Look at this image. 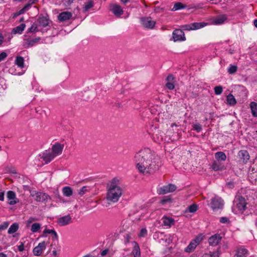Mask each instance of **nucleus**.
<instances>
[{
	"mask_svg": "<svg viewBox=\"0 0 257 257\" xmlns=\"http://www.w3.org/2000/svg\"><path fill=\"white\" fill-rule=\"evenodd\" d=\"M158 161L157 156L148 148L141 150L135 156L139 172L145 175L153 174L159 169Z\"/></svg>",
	"mask_w": 257,
	"mask_h": 257,
	"instance_id": "f257e3e1",
	"label": "nucleus"
},
{
	"mask_svg": "<svg viewBox=\"0 0 257 257\" xmlns=\"http://www.w3.org/2000/svg\"><path fill=\"white\" fill-rule=\"evenodd\" d=\"M122 193L123 190L120 186L118 179L113 178L108 185L106 199L111 203L117 202Z\"/></svg>",
	"mask_w": 257,
	"mask_h": 257,
	"instance_id": "f03ea898",
	"label": "nucleus"
},
{
	"mask_svg": "<svg viewBox=\"0 0 257 257\" xmlns=\"http://www.w3.org/2000/svg\"><path fill=\"white\" fill-rule=\"evenodd\" d=\"M50 20L46 16H40L37 21L28 29L29 32H46L50 29Z\"/></svg>",
	"mask_w": 257,
	"mask_h": 257,
	"instance_id": "7ed1b4c3",
	"label": "nucleus"
},
{
	"mask_svg": "<svg viewBox=\"0 0 257 257\" xmlns=\"http://www.w3.org/2000/svg\"><path fill=\"white\" fill-rule=\"evenodd\" d=\"M246 202L245 199L242 196H239L234 201L232 209L237 213V211L243 212L246 209Z\"/></svg>",
	"mask_w": 257,
	"mask_h": 257,
	"instance_id": "20e7f679",
	"label": "nucleus"
},
{
	"mask_svg": "<svg viewBox=\"0 0 257 257\" xmlns=\"http://www.w3.org/2000/svg\"><path fill=\"white\" fill-rule=\"evenodd\" d=\"M202 240V238L200 236H197L190 242L189 245L185 248L184 251L188 253L192 252Z\"/></svg>",
	"mask_w": 257,
	"mask_h": 257,
	"instance_id": "39448f33",
	"label": "nucleus"
},
{
	"mask_svg": "<svg viewBox=\"0 0 257 257\" xmlns=\"http://www.w3.org/2000/svg\"><path fill=\"white\" fill-rule=\"evenodd\" d=\"M31 196L39 202H46L48 200L51 199L50 196L48 194L40 192L33 191L31 193Z\"/></svg>",
	"mask_w": 257,
	"mask_h": 257,
	"instance_id": "423d86ee",
	"label": "nucleus"
},
{
	"mask_svg": "<svg viewBox=\"0 0 257 257\" xmlns=\"http://www.w3.org/2000/svg\"><path fill=\"white\" fill-rule=\"evenodd\" d=\"M176 126V125L175 124H172L170 128H169L166 132V138L164 139V140L166 141L167 139V138H168V140H170L171 141H175L178 139V134L177 132H176L174 131L173 129V126Z\"/></svg>",
	"mask_w": 257,
	"mask_h": 257,
	"instance_id": "0eeeda50",
	"label": "nucleus"
},
{
	"mask_svg": "<svg viewBox=\"0 0 257 257\" xmlns=\"http://www.w3.org/2000/svg\"><path fill=\"white\" fill-rule=\"evenodd\" d=\"M141 23L143 27L148 29H153L156 24V21L149 17L141 18Z\"/></svg>",
	"mask_w": 257,
	"mask_h": 257,
	"instance_id": "6e6552de",
	"label": "nucleus"
},
{
	"mask_svg": "<svg viewBox=\"0 0 257 257\" xmlns=\"http://www.w3.org/2000/svg\"><path fill=\"white\" fill-rule=\"evenodd\" d=\"M223 205V200L218 197H215L211 199L210 207L212 209H218L222 207Z\"/></svg>",
	"mask_w": 257,
	"mask_h": 257,
	"instance_id": "1a4fd4ad",
	"label": "nucleus"
},
{
	"mask_svg": "<svg viewBox=\"0 0 257 257\" xmlns=\"http://www.w3.org/2000/svg\"><path fill=\"white\" fill-rule=\"evenodd\" d=\"M173 39L174 42L185 41L186 38L183 30L180 29L174 30L173 32Z\"/></svg>",
	"mask_w": 257,
	"mask_h": 257,
	"instance_id": "9d476101",
	"label": "nucleus"
},
{
	"mask_svg": "<svg viewBox=\"0 0 257 257\" xmlns=\"http://www.w3.org/2000/svg\"><path fill=\"white\" fill-rule=\"evenodd\" d=\"M239 162L242 164H246L250 157L248 153L246 150H241L238 153Z\"/></svg>",
	"mask_w": 257,
	"mask_h": 257,
	"instance_id": "9b49d317",
	"label": "nucleus"
},
{
	"mask_svg": "<svg viewBox=\"0 0 257 257\" xmlns=\"http://www.w3.org/2000/svg\"><path fill=\"white\" fill-rule=\"evenodd\" d=\"M64 144L59 143H55L52 147V152L54 153L55 157L61 155L64 149Z\"/></svg>",
	"mask_w": 257,
	"mask_h": 257,
	"instance_id": "f8f14e48",
	"label": "nucleus"
},
{
	"mask_svg": "<svg viewBox=\"0 0 257 257\" xmlns=\"http://www.w3.org/2000/svg\"><path fill=\"white\" fill-rule=\"evenodd\" d=\"M47 243L45 241H42L38 244L33 250V253L35 255L39 256L42 253V251L46 248Z\"/></svg>",
	"mask_w": 257,
	"mask_h": 257,
	"instance_id": "ddd939ff",
	"label": "nucleus"
},
{
	"mask_svg": "<svg viewBox=\"0 0 257 257\" xmlns=\"http://www.w3.org/2000/svg\"><path fill=\"white\" fill-rule=\"evenodd\" d=\"M7 197L9 200V204L15 205L19 202V199L17 198L15 192L13 191H9L7 193Z\"/></svg>",
	"mask_w": 257,
	"mask_h": 257,
	"instance_id": "4468645a",
	"label": "nucleus"
},
{
	"mask_svg": "<svg viewBox=\"0 0 257 257\" xmlns=\"http://www.w3.org/2000/svg\"><path fill=\"white\" fill-rule=\"evenodd\" d=\"M72 222V218L69 215L61 217L57 220V223L60 226L67 225Z\"/></svg>",
	"mask_w": 257,
	"mask_h": 257,
	"instance_id": "2eb2a0df",
	"label": "nucleus"
},
{
	"mask_svg": "<svg viewBox=\"0 0 257 257\" xmlns=\"http://www.w3.org/2000/svg\"><path fill=\"white\" fill-rule=\"evenodd\" d=\"M110 10L112 13L116 17H119L123 13V11L121 6L116 4H114L111 5Z\"/></svg>",
	"mask_w": 257,
	"mask_h": 257,
	"instance_id": "dca6fc26",
	"label": "nucleus"
},
{
	"mask_svg": "<svg viewBox=\"0 0 257 257\" xmlns=\"http://www.w3.org/2000/svg\"><path fill=\"white\" fill-rule=\"evenodd\" d=\"M56 157L52 152H50L46 151L42 154L41 158L45 162L46 164L50 163Z\"/></svg>",
	"mask_w": 257,
	"mask_h": 257,
	"instance_id": "f3484780",
	"label": "nucleus"
},
{
	"mask_svg": "<svg viewBox=\"0 0 257 257\" xmlns=\"http://www.w3.org/2000/svg\"><path fill=\"white\" fill-rule=\"evenodd\" d=\"M222 237L219 234H215L209 238L208 242L210 245L216 246L220 241Z\"/></svg>",
	"mask_w": 257,
	"mask_h": 257,
	"instance_id": "a211bd4d",
	"label": "nucleus"
},
{
	"mask_svg": "<svg viewBox=\"0 0 257 257\" xmlns=\"http://www.w3.org/2000/svg\"><path fill=\"white\" fill-rule=\"evenodd\" d=\"M72 16L71 13L69 12H63L58 16V19L60 22H65L70 20Z\"/></svg>",
	"mask_w": 257,
	"mask_h": 257,
	"instance_id": "6ab92c4d",
	"label": "nucleus"
},
{
	"mask_svg": "<svg viewBox=\"0 0 257 257\" xmlns=\"http://www.w3.org/2000/svg\"><path fill=\"white\" fill-rule=\"evenodd\" d=\"M227 16L226 15H221L216 17L212 21V23L214 25H218L223 24L227 20Z\"/></svg>",
	"mask_w": 257,
	"mask_h": 257,
	"instance_id": "aec40b11",
	"label": "nucleus"
},
{
	"mask_svg": "<svg viewBox=\"0 0 257 257\" xmlns=\"http://www.w3.org/2000/svg\"><path fill=\"white\" fill-rule=\"evenodd\" d=\"M131 243L133 247L132 253L134 257H141L140 248L138 243L135 241H132Z\"/></svg>",
	"mask_w": 257,
	"mask_h": 257,
	"instance_id": "412c9836",
	"label": "nucleus"
},
{
	"mask_svg": "<svg viewBox=\"0 0 257 257\" xmlns=\"http://www.w3.org/2000/svg\"><path fill=\"white\" fill-rule=\"evenodd\" d=\"M162 220L164 225L169 227L173 225L175 223L174 219L172 217L165 216L162 218Z\"/></svg>",
	"mask_w": 257,
	"mask_h": 257,
	"instance_id": "4be33fe9",
	"label": "nucleus"
},
{
	"mask_svg": "<svg viewBox=\"0 0 257 257\" xmlns=\"http://www.w3.org/2000/svg\"><path fill=\"white\" fill-rule=\"evenodd\" d=\"M211 168L215 171H222L225 169L224 166L220 163L219 161H214L211 165Z\"/></svg>",
	"mask_w": 257,
	"mask_h": 257,
	"instance_id": "5701e85b",
	"label": "nucleus"
},
{
	"mask_svg": "<svg viewBox=\"0 0 257 257\" xmlns=\"http://www.w3.org/2000/svg\"><path fill=\"white\" fill-rule=\"evenodd\" d=\"M47 233L52 234L53 236L52 237L53 239H56L57 240L58 239V236L57 235V233L54 229H45L43 231V236L45 237L46 236Z\"/></svg>",
	"mask_w": 257,
	"mask_h": 257,
	"instance_id": "b1692460",
	"label": "nucleus"
},
{
	"mask_svg": "<svg viewBox=\"0 0 257 257\" xmlns=\"http://www.w3.org/2000/svg\"><path fill=\"white\" fill-rule=\"evenodd\" d=\"M25 27H26L25 24H21L19 26H17L16 27L14 28L12 31V33L13 34H22L23 31L24 30Z\"/></svg>",
	"mask_w": 257,
	"mask_h": 257,
	"instance_id": "393cba45",
	"label": "nucleus"
},
{
	"mask_svg": "<svg viewBox=\"0 0 257 257\" xmlns=\"http://www.w3.org/2000/svg\"><path fill=\"white\" fill-rule=\"evenodd\" d=\"M15 64L21 68H24V58L21 56L17 57L15 59Z\"/></svg>",
	"mask_w": 257,
	"mask_h": 257,
	"instance_id": "a878e982",
	"label": "nucleus"
},
{
	"mask_svg": "<svg viewBox=\"0 0 257 257\" xmlns=\"http://www.w3.org/2000/svg\"><path fill=\"white\" fill-rule=\"evenodd\" d=\"M247 250L245 248H238L236 251V257H246Z\"/></svg>",
	"mask_w": 257,
	"mask_h": 257,
	"instance_id": "bb28decb",
	"label": "nucleus"
},
{
	"mask_svg": "<svg viewBox=\"0 0 257 257\" xmlns=\"http://www.w3.org/2000/svg\"><path fill=\"white\" fill-rule=\"evenodd\" d=\"M226 102L230 105H233L236 104V99L232 94L230 93L227 96Z\"/></svg>",
	"mask_w": 257,
	"mask_h": 257,
	"instance_id": "cd10ccee",
	"label": "nucleus"
},
{
	"mask_svg": "<svg viewBox=\"0 0 257 257\" xmlns=\"http://www.w3.org/2000/svg\"><path fill=\"white\" fill-rule=\"evenodd\" d=\"M154 136V138L155 139L156 138V142H159L163 140V136L161 134V132H159V130L157 129H155L154 132L153 134Z\"/></svg>",
	"mask_w": 257,
	"mask_h": 257,
	"instance_id": "c85d7f7f",
	"label": "nucleus"
},
{
	"mask_svg": "<svg viewBox=\"0 0 257 257\" xmlns=\"http://www.w3.org/2000/svg\"><path fill=\"white\" fill-rule=\"evenodd\" d=\"M206 25V23H191V26L192 27V30H198L200 28H202Z\"/></svg>",
	"mask_w": 257,
	"mask_h": 257,
	"instance_id": "c756f323",
	"label": "nucleus"
},
{
	"mask_svg": "<svg viewBox=\"0 0 257 257\" xmlns=\"http://www.w3.org/2000/svg\"><path fill=\"white\" fill-rule=\"evenodd\" d=\"M215 158L218 160L219 161H225L226 159V156L225 153L222 152H218L215 153Z\"/></svg>",
	"mask_w": 257,
	"mask_h": 257,
	"instance_id": "7c9ffc66",
	"label": "nucleus"
},
{
	"mask_svg": "<svg viewBox=\"0 0 257 257\" xmlns=\"http://www.w3.org/2000/svg\"><path fill=\"white\" fill-rule=\"evenodd\" d=\"M19 229V224L17 223H13L9 228L8 230L9 234H13L16 232Z\"/></svg>",
	"mask_w": 257,
	"mask_h": 257,
	"instance_id": "2f4dec72",
	"label": "nucleus"
},
{
	"mask_svg": "<svg viewBox=\"0 0 257 257\" xmlns=\"http://www.w3.org/2000/svg\"><path fill=\"white\" fill-rule=\"evenodd\" d=\"M40 40V38L39 37L35 38V39H33L28 40V41H27L28 47H32V46L36 45L37 44H38L39 43Z\"/></svg>",
	"mask_w": 257,
	"mask_h": 257,
	"instance_id": "473e14b6",
	"label": "nucleus"
},
{
	"mask_svg": "<svg viewBox=\"0 0 257 257\" xmlns=\"http://www.w3.org/2000/svg\"><path fill=\"white\" fill-rule=\"evenodd\" d=\"M63 194L65 196H70L72 194V190L69 187H65L62 190Z\"/></svg>",
	"mask_w": 257,
	"mask_h": 257,
	"instance_id": "72a5a7b5",
	"label": "nucleus"
},
{
	"mask_svg": "<svg viewBox=\"0 0 257 257\" xmlns=\"http://www.w3.org/2000/svg\"><path fill=\"white\" fill-rule=\"evenodd\" d=\"M93 2L92 1H88L84 4L83 10L84 12H87L93 7Z\"/></svg>",
	"mask_w": 257,
	"mask_h": 257,
	"instance_id": "f704fd0d",
	"label": "nucleus"
},
{
	"mask_svg": "<svg viewBox=\"0 0 257 257\" xmlns=\"http://www.w3.org/2000/svg\"><path fill=\"white\" fill-rule=\"evenodd\" d=\"M185 6L181 3H176L174 4L173 8L172 9V11H176L178 10L183 9Z\"/></svg>",
	"mask_w": 257,
	"mask_h": 257,
	"instance_id": "c9c22d12",
	"label": "nucleus"
},
{
	"mask_svg": "<svg viewBox=\"0 0 257 257\" xmlns=\"http://www.w3.org/2000/svg\"><path fill=\"white\" fill-rule=\"evenodd\" d=\"M40 228H41V224L39 223H35L32 225L31 231L33 232H36Z\"/></svg>",
	"mask_w": 257,
	"mask_h": 257,
	"instance_id": "e433bc0d",
	"label": "nucleus"
},
{
	"mask_svg": "<svg viewBox=\"0 0 257 257\" xmlns=\"http://www.w3.org/2000/svg\"><path fill=\"white\" fill-rule=\"evenodd\" d=\"M198 209V206L196 204H193L187 208V210L189 212L194 213L196 212Z\"/></svg>",
	"mask_w": 257,
	"mask_h": 257,
	"instance_id": "4c0bfd02",
	"label": "nucleus"
},
{
	"mask_svg": "<svg viewBox=\"0 0 257 257\" xmlns=\"http://www.w3.org/2000/svg\"><path fill=\"white\" fill-rule=\"evenodd\" d=\"M168 185L164 186L161 187L158 190L159 194H165L169 193Z\"/></svg>",
	"mask_w": 257,
	"mask_h": 257,
	"instance_id": "58836bf2",
	"label": "nucleus"
},
{
	"mask_svg": "<svg viewBox=\"0 0 257 257\" xmlns=\"http://www.w3.org/2000/svg\"><path fill=\"white\" fill-rule=\"evenodd\" d=\"M249 106L251 112H257V103L253 101L251 102Z\"/></svg>",
	"mask_w": 257,
	"mask_h": 257,
	"instance_id": "ea45409f",
	"label": "nucleus"
},
{
	"mask_svg": "<svg viewBox=\"0 0 257 257\" xmlns=\"http://www.w3.org/2000/svg\"><path fill=\"white\" fill-rule=\"evenodd\" d=\"M223 91V88L221 86H217L214 87V92L216 95H220Z\"/></svg>",
	"mask_w": 257,
	"mask_h": 257,
	"instance_id": "a19ab883",
	"label": "nucleus"
},
{
	"mask_svg": "<svg viewBox=\"0 0 257 257\" xmlns=\"http://www.w3.org/2000/svg\"><path fill=\"white\" fill-rule=\"evenodd\" d=\"M132 238L130 233H127L124 235V242L125 244H127L130 242V240Z\"/></svg>",
	"mask_w": 257,
	"mask_h": 257,
	"instance_id": "79ce46f5",
	"label": "nucleus"
},
{
	"mask_svg": "<svg viewBox=\"0 0 257 257\" xmlns=\"http://www.w3.org/2000/svg\"><path fill=\"white\" fill-rule=\"evenodd\" d=\"M237 71V66L235 65H230L228 69V72L229 74H233Z\"/></svg>",
	"mask_w": 257,
	"mask_h": 257,
	"instance_id": "37998d69",
	"label": "nucleus"
},
{
	"mask_svg": "<svg viewBox=\"0 0 257 257\" xmlns=\"http://www.w3.org/2000/svg\"><path fill=\"white\" fill-rule=\"evenodd\" d=\"M147 235V229L146 228H142L138 236L140 237H144L146 236Z\"/></svg>",
	"mask_w": 257,
	"mask_h": 257,
	"instance_id": "c03bdc74",
	"label": "nucleus"
},
{
	"mask_svg": "<svg viewBox=\"0 0 257 257\" xmlns=\"http://www.w3.org/2000/svg\"><path fill=\"white\" fill-rule=\"evenodd\" d=\"M88 188L87 187H86V186H84L83 187H82L79 191L78 192V193L80 195H84L86 192H88Z\"/></svg>",
	"mask_w": 257,
	"mask_h": 257,
	"instance_id": "a18cd8bd",
	"label": "nucleus"
},
{
	"mask_svg": "<svg viewBox=\"0 0 257 257\" xmlns=\"http://www.w3.org/2000/svg\"><path fill=\"white\" fill-rule=\"evenodd\" d=\"M29 5H25L23 8L19 10L18 12L19 15H22L24 14L26 11L29 10L30 9L29 8Z\"/></svg>",
	"mask_w": 257,
	"mask_h": 257,
	"instance_id": "49530a36",
	"label": "nucleus"
},
{
	"mask_svg": "<svg viewBox=\"0 0 257 257\" xmlns=\"http://www.w3.org/2000/svg\"><path fill=\"white\" fill-rule=\"evenodd\" d=\"M193 129L195 131H196L197 132H200L202 130V126L201 125H200L199 123H196L194 124L193 125Z\"/></svg>",
	"mask_w": 257,
	"mask_h": 257,
	"instance_id": "de8ad7c7",
	"label": "nucleus"
},
{
	"mask_svg": "<svg viewBox=\"0 0 257 257\" xmlns=\"http://www.w3.org/2000/svg\"><path fill=\"white\" fill-rule=\"evenodd\" d=\"M174 82H167L166 84V86L170 90H172L174 88Z\"/></svg>",
	"mask_w": 257,
	"mask_h": 257,
	"instance_id": "09e8293b",
	"label": "nucleus"
},
{
	"mask_svg": "<svg viewBox=\"0 0 257 257\" xmlns=\"http://www.w3.org/2000/svg\"><path fill=\"white\" fill-rule=\"evenodd\" d=\"M182 28L183 30H186V31L193 30L192 27L191 26V24H188V25H183L182 26Z\"/></svg>",
	"mask_w": 257,
	"mask_h": 257,
	"instance_id": "8fccbe9b",
	"label": "nucleus"
},
{
	"mask_svg": "<svg viewBox=\"0 0 257 257\" xmlns=\"http://www.w3.org/2000/svg\"><path fill=\"white\" fill-rule=\"evenodd\" d=\"M9 225V223L8 222H4L3 224L0 225V230L6 229L8 227Z\"/></svg>",
	"mask_w": 257,
	"mask_h": 257,
	"instance_id": "3c124183",
	"label": "nucleus"
},
{
	"mask_svg": "<svg viewBox=\"0 0 257 257\" xmlns=\"http://www.w3.org/2000/svg\"><path fill=\"white\" fill-rule=\"evenodd\" d=\"M168 188L169 192H173L176 189V186L173 184H169V185H168Z\"/></svg>",
	"mask_w": 257,
	"mask_h": 257,
	"instance_id": "603ef678",
	"label": "nucleus"
},
{
	"mask_svg": "<svg viewBox=\"0 0 257 257\" xmlns=\"http://www.w3.org/2000/svg\"><path fill=\"white\" fill-rule=\"evenodd\" d=\"M7 57V54L5 52H3L0 54V62L4 60L6 57Z\"/></svg>",
	"mask_w": 257,
	"mask_h": 257,
	"instance_id": "864d4df0",
	"label": "nucleus"
},
{
	"mask_svg": "<svg viewBox=\"0 0 257 257\" xmlns=\"http://www.w3.org/2000/svg\"><path fill=\"white\" fill-rule=\"evenodd\" d=\"M174 76H173V75L172 74H169L167 78H166V81L167 82H174Z\"/></svg>",
	"mask_w": 257,
	"mask_h": 257,
	"instance_id": "5fc2aeb1",
	"label": "nucleus"
},
{
	"mask_svg": "<svg viewBox=\"0 0 257 257\" xmlns=\"http://www.w3.org/2000/svg\"><path fill=\"white\" fill-rule=\"evenodd\" d=\"M171 201V199L168 197H164L163 199L161 200V203L162 204H164L167 202H169Z\"/></svg>",
	"mask_w": 257,
	"mask_h": 257,
	"instance_id": "6e6d98bb",
	"label": "nucleus"
},
{
	"mask_svg": "<svg viewBox=\"0 0 257 257\" xmlns=\"http://www.w3.org/2000/svg\"><path fill=\"white\" fill-rule=\"evenodd\" d=\"M38 0H29L28 4H27L26 5H29V8L30 9L31 7V6L32 4H36Z\"/></svg>",
	"mask_w": 257,
	"mask_h": 257,
	"instance_id": "4d7b16f0",
	"label": "nucleus"
},
{
	"mask_svg": "<svg viewBox=\"0 0 257 257\" xmlns=\"http://www.w3.org/2000/svg\"><path fill=\"white\" fill-rule=\"evenodd\" d=\"M19 251H23L24 250V244L23 242H21V244L18 246Z\"/></svg>",
	"mask_w": 257,
	"mask_h": 257,
	"instance_id": "13d9d810",
	"label": "nucleus"
},
{
	"mask_svg": "<svg viewBox=\"0 0 257 257\" xmlns=\"http://www.w3.org/2000/svg\"><path fill=\"white\" fill-rule=\"evenodd\" d=\"M220 221L221 223H227V222H228L229 220H228V219L227 217H221L220 218Z\"/></svg>",
	"mask_w": 257,
	"mask_h": 257,
	"instance_id": "bf43d9fd",
	"label": "nucleus"
},
{
	"mask_svg": "<svg viewBox=\"0 0 257 257\" xmlns=\"http://www.w3.org/2000/svg\"><path fill=\"white\" fill-rule=\"evenodd\" d=\"M36 220V219L33 217H30L27 221V226L30 224L32 222Z\"/></svg>",
	"mask_w": 257,
	"mask_h": 257,
	"instance_id": "052dcab7",
	"label": "nucleus"
},
{
	"mask_svg": "<svg viewBox=\"0 0 257 257\" xmlns=\"http://www.w3.org/2000/svg\"><path fill=\"white\" fill-rule=\"evenodd\" d=\"M4 196L5 193L4 192H0V200L1 201H4Z\"/></svg>",
	"mask_w": 257,
	"mask_h": 257,
	"instance_id": "680f3d73",
	"label": "nucleus"
},
{
	"mask_svg": "<svg viewBox=\"0 0 257 257\" xmlns=\"http://www.w3.org/2000/svg\"><path fill=\"white\" fill-rule=\"evenodd\" d=\"M4 41V37L3 35L0 33V46L2 45Z\"/></svg>",
	"mask_w": 257,
	"mask_h": 257,
	"instance_id": "e2e57ef3",
	"label": "nucleus"
},
{
	"mask_svg": "<svg viewBox=\"0 0 257 257\" xmlns=\"http://www.w3.org/2000/svg\"><path fill=\"white\" fill-rule=\"evenodd\" d=\"M20 15L18 13V12H17L13 14V18H16L17 17L19 16Z\"/></svg>",
	"mask_w": 257,
	"mask_h": 257,
	"instance_id": "0e129e2a",
	"label": "nucleus"
},
{
	"mask_svg": "<svg viewBox=\"0 0 257 257\" xmlns=\"http://www.w3.org/2000/svg\"><path fill=\"white\" fill-rule=\"evenodd\" d=\"M107 251H108V250H107L105 249V250H103V251L101 252V255H103H103H106V253H107Z\"/></svg>",
	"mask_w": 257,
	"mask_h": 257,
	"instance_id": "69168bd1",
	"label": "nucleus"
},
{
	"mask_svg": "<svg viewBox=\"0 0 257 257\" xmlns=\"http://www.w3.org/2000/svg\"><path fill=\"white\" fill-rule=\"evenodd\" d=\"M0 257H7V254L4 253L3 252H1Z\"/></svg>",
	"mask_w": 257,
	"mask_h": 257,
	"instance_id": "338daca9",
	"label": "nucleus"
},
{
	"mask_svg": "<svg viewBox=\"0 0 257 257\" xmlns=\"http://www.w3.org/2000/svg\"><path fill=\"white\" fill-rule=\"evenodd\" d=\"M253 24H254V26H255L256 28H257V20H254Z\"/></svg>",
	"mask_w": 257,
	"mask_h": 257,
	"instance_id": "774afa93",
	"label": "nucleus"
}]
</instances>
